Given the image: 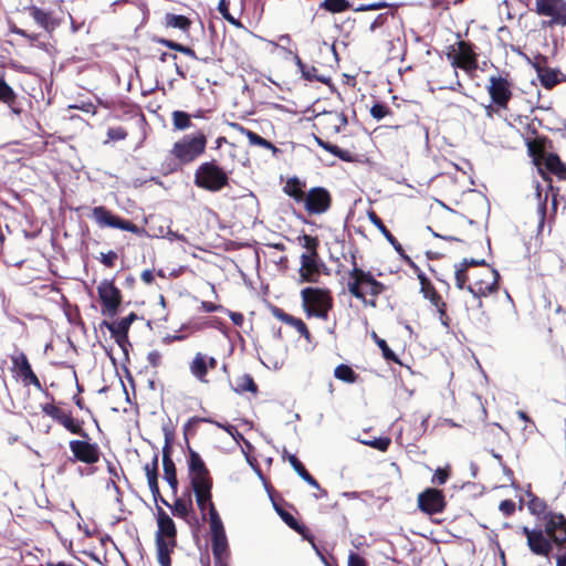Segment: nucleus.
<instances>
[{
  "label": "nucleus",
  "instance_id": "obj_9",
  "mask_svg": "<svg viewBox=\"0 0 566 566\" xmlns=\"http://www.w3.org/2000/svg\"><path fill=\"white\" fill-rule=\"evenodd\" d=\"M418 507L428 515L442 513L446 507L443 492L438 489L429 488L419 493Z\"/></svg>",
  "mask_w": 566,
  "mask_h": 566
},
{
  "label": "nucleus",
  "instance_id": "obj_5",
  "mask_svg": "<svg viewBox=\"0 0 566 566\" xmlns=\"http://www.w3.org/2000/svg\"><path fill=\"white\" fill-rule=\"evenodd\" d=\"M92 216L99 227L119 229L134 234H140L143 232V229H140L132 221L123 219L112 213V211H109L103 206L93 208Z\"/></svg>",
  "mask_w": 566,
  "mask_h": 566
},
{
  "label": "nucleus",
  "instance_id": "obj_15",
  "mask_svg": "<svg viewBox=\"0 0 566 566\" xmlns=\"http://www.w3.org/2000/svg\"><path fill=\"white\" fill-rule=\"evenodd\" d=\"M492 274L493 281L491 283L479 281L467 286V290L473 295L479 307L482 306V296H486L497 290L500 279L499 272L495 269H492Z\"/></svg>",
  "mask_w": 566,
  "mask_h": 566
},
{
  "label": "nucleus",
  "instance_id": "obj_34",
  "mask_svg": "<svg viewBox=\"0 0 566 566\" xmlns=\"http://www.w3.org/2000/svg\"><path fill=\"white\" fill-rule=\"evenodd\" d=\"M137 318V315L135 313H130L128 316L122 318L117 323H109L107 321H104L102 323V326H105L111 334H115V332H123L128 333L130 325L134 323V321Z\"/></svg>",
  "mask_w": 566,
  "mask_h": 566
},
{
  "label": "nucleus",
  "instance_id": "obj_6",
  "mask_svg": "<svg viewBox=\"0 0 566 566\" xmlns=\"http://www.w3.org/2000/svg\"><path fill=\"white\" fill-rule=\"evenodd\" d=\"M533 9L538 15L547 17L548 25H566V1L565 0H534Z\"/></svg>",
  "mask_w": 566,
  "mask_h": 566
},
{
  "label": "nucleus",
  "instance_id": "obj_13",
  "mask_svg": "<svg viewBox=\"0 0 566 566\" xmlns=\"http://www.w3.org/2000/svg\"><path fill=\"white\" fill-rule=\"evenodd\" d=\"M545 532L557 545L566 544V517L563 514L549 513L546 516Z\"/></svg>",
  "mask_w": 566,
  "mask_h": 566
},
{
  "label": "nucleus",
  "instance_id": "obj_24",
  "mask_svg": "<svg viewBox=\"0 0 566 566\" xmlns=\"http://www.w3.org/2000/svg\"><path fill=\"white\" fill-rule=\"evenodd\" d=\"M368 218L370 222L382 233V235L387 239V241L392 245V248L401 255H406L402 245L398 242V240L391 234V232L384 224L381 219L376 214V212L370 211L368 213Z\"/></svg>",
  "mask_w": 566,
  "mask_h": 566
},
{
  "label": "nucleus",
  "instance_id": "obj_29",
  "mask_svg": "<svg viewBox=\"0 0 566 566\" xmlns=\"http://www.w3.org/2000/svg\"><path fill=\"white\" fill-rule=\"evenodd\" d=\"M163 433L165 438L164 447H163V462H171L174 461L171 458V451H172V441L175 438V430L172 426L170 424V421L168 423L163 424Z\"/></svg>",
  "mask_w": 566,
  "mask_h": 566
},
{
  "label": "nucleus",
  "instance_id": "obj_43",
  "mask_svg": "<svg viewBox=\"0 0 566 566\" xmlns=\"http://www.w3.org/2000/svg\"><path fill=\"white\" fill-rule=\"evenodd\" d=\"M174 127L178 130L187 129L191 126L190 115L184 111L172 113Z\"/></svg>",
  "mask_w": 566,
  "mask_h": 566
},
{
  "label": "nucleus",
  "instance_id": "obj_57",
  "mask_svg": "<svg viewBox=\"0 0 566 566\" xmlns=\"http://www.w3.org/2000/svg\"><path fill=\"white\" fill-rule=\"evenodd\" d=\"M389 113V108L381 103H376L370 108V115L373 118L380 120Z\"/></svg>",
  "mask_w": 566,
  "mask_h": 566
},
{
  "label": "nucleus",
  "instance_id": "obj_59",
  "mask_svg": "<svg viewBox=\"0 0 566 566\" xmlns=\"http://www.w3.org/2000/svg\"><path fill=\"white\" fill-rule=\"evenodd\" d=\"M276 512L279 513V515L282 517V520L293 530H296L298 527V523L297 521L293 517V515H291L289 512L277 507L276 505H274Z\"/></svg>",
  "mask_w": 566,
  "mask_h": 566
},
{
  "label": "nucleus",
  "instance_id": "obj_4",
  "mask_svg": "<svg viewBox=\"0 0 566 566\" xmlns=\"http://www.w3.org/2000/svg\"><path fill=\"white\" fill-rule=\"evenodd\" d=\"M207 138L202 133L196 136H185L181 140L175 143L172 154L181 163H190L205 153Z\"/></svg>",
  "mask_w": 566,
  "mask_h": 566
},
{
  "label": "nucleus",
  "instance_id": "obj_53",
  "mask_svg": "<svg viewBox=\"0 0 566 566\" xmlns=\"http://www.w3.org/2000/svg\"><path fill=\"white\" fill-rule=\"evenodd\" d=\"M467 270H468L467 268L462 266V263L455 265V273H454L455 286L460 290L465 287L464 284L468 280Z\"/></svg>",
  "mask_w": 566,
  "mask_h": 566
},
{
  "label": "nucleus",
  "instance_id": "obj_61",
  "mask_svg": "<svg viewBox=\"0 0 566 566\" xmlns=\"http://www.w3.org/2000/svg\"><path fill=\"white\" fill-rule=\"evenodd\" d=\"M148 486H149V490H150V492L153 494L154 501L156 503L158 501H160L164 505H166L167 507H170V504L160 494L159 486H158V481L148 483Z\"/></svg>",
  "mask_w": 566,
  "mask_h": 566
},
{
  "label": "nucleus",
  "instance_id": "obj_16",
  "mask_svg": "<svg viewBox=\"0 0 566 566\" xmlns=\"http://www.w3.org/2000/svg\"><path fill=\"white\" fill-rule=\"evenodd\" d=\"M157 524L158 531L156 532V536L170 539L172 545H175L177 535L175 522L160 506H157Z\"/></svg>",
  "mask_w": 566,
  "mask_h": 566
},
{
  "label": "nucleus",
  "instance_id": "obj_28",
  "mask_svg": "<svg viewBox=\"0 0 566 566\" xmlns=\"http://www.w3.org/2000/svg\"><path fill=\"white\" fill-rule=\"evenodd\" d=\"M172 546L174 545L170 539L156 536L157 558L160 566H170V553Z\"/></svg>",
  "mask_w": 566,
  "mask_h": 566
},
{
  "label": "nucleus",
  "instance_id": "obj_64",
  "mask_svg": "<svg viewBox=\"0 0 566 566\" xmlns=\"http://www.w3.org/2000/svg\"><path fill=\"white\" fill-rule=\"evenodd\" d=\"M348 566H367V563L358 553L350 552L348 555Z\"/></svg>",
  "mask_w": 566,
  "mask_h": 566
},
{
  "label": "nucleus",
  "instance_id": "obj_17",
  "mask_svg": "<svg viewBox=\"0 0 566 566\" xmlns=\"http://www.w3.org/2000/svg\"><path fill=\"white\" fill-rule=\"evenodd\" d=\"M211 549L214 559V566H228L230 552L226 534L211 536Z\"/></svg>",
  "mask_w": 566,
  "mask_h": 566
},
{
  "label": "nucleus",
  "instance_id": "obj_41",
  "mask_svg": "<svg viewBox=\"0 0 566 566\" xmlns=\"http://www.w3.org/2000/svg\"><path fill=\"white\" fill-rule=\"evenodd\" d=\"M321 8L332 13H340L352 8L347 0H324Z\"/></svg>",
  "mask_w": 566,
  "mask_h": 566
},
{
  "label": "nucleus",
  "instance_id": "obj_1",
  "mask_svg": "<svg viewBox=\"0 0 566 566\" xmlns=\"http://www.w3.org/2000/svg\"><path fill=\"white\" fill-rule=\"evenodd\" d=\"M364 286H368V293L376 297L385 291V285L377 281L369 271L360 269L353 255V269L347 282L348 292L357 300H364Z\"/></svg>",
  "mask_w": 566,
  "mask_h": 566
},
{
  "label": "nucleus",
  "instance_id": "obj_39",
  "mask_svg": "<svg viewBox=\"0 0 566 566\" xmlns=\"http://www.w3.org/2000/svg\"><path fill=\"white\" fill-rule=\"evenodd\" d=\"M209 524H210L211 536H216L219 534L220 535L226 534L223 523H222L214 505H211V510L209 512Z\"/></svg>",
  "mask_w": 566,
  "mask_h": 566
},
{
  "label": "nucleus",
  "instance_id": "obj_56",
  "mask_svg": "<svg viewBox=\"0 0 566 566\" xmlns=\"http://www.w3.org/2000/svg\"><path fill=\"white\" fill-rule=\"evenodd\" d=\"M114 337L116 344L122 348L125 355H128V346H130V343L128 340V333L123 332H115V334H112Z\"/></svg>",
  "mask_w": 566,
  "mask_h": 566
},
{
  "label": "nucleus",
  "instance_id": "obj_36",
  "mask_svg": "<svg viewBox=\"0 0 566 566\" xmlns=\"http://www.w3.org/2000/svg\"><path fill=\"white\" fill-rule=\"evenodd\" d=\"M171 513L179 517H187L189 513L192 511V500L190 493H188V501L182 499H176L174 505L169 507Z\"/></svg>",
  "mask_w": 566,
  "mask_h": 566
},
{
  "label": "nucleus",
  "instance_id": "obj_37",
  "mask_svg": "<svg viewBox=\"0 0 566 566\" xmlns=\"http://www.w3.org/2000/svg\"><path fill=\"white\" fill-rule=\"evenodd\" d=\"M31 15L33 20L45 30H50L54 27L53 19L50 12L33 7L31 9Z\"/></svg>",
  "mask_w": 566,
  "mask_h": 566
},
{
  "label": "nucleus",
  "instance_id": "obj_7",
  "mask_svg": "<svg viewBox=\"0 0 566 566\" xmlns=\"http://www.w3.org/2000/svg\"><path fill=\"white\" fill-rule=\"evenodd\" d=\"M97 293L103 305V315L115 316L122 303V293L113 281L104 280L97 286Z\"/></svg>",
  "mask_w": 566,
  "mask_h": 566
},
{
  "label": "nucleus",
  "instance_id": "obj_52",
  "mask_svg": "<svg viewBox=\"0 0 566 566\" xmlns=\"http://www.w3.org/2000/svg\"><path fill=\"white\" fill-rule=\"evenodd\" d=\"M402 259L406 261V263L413 268L418 274V279L420 281V284H421V289L420 290H424L426 287L430 286L431 283L429 282L428 277L426 276V274L416 265V263L410 259V256H408L407 254L402 256Z\"/></svg>",
  "mask_w": 566,
  "mask_h": 566
},
{
  "label": "nucleus",
  "instance_id": "obj_46",
  "mask_svg": "<svg viewBox=\"0 0 566 566\" xmlns=\"http://www.w3.org/2000/svg\"><path fill=\"white\" fill-rule=\"evenodd\" d=\"M218 11L222 15L224 20H227L229 23H231L234 27H242L240 20L235 19L230 12H229V2L228 0H220L218 4Z\"/></svg>",
  "mask_w": 566,
  "mask_h": 566
},
{
  "label": "nucleus",
  "instance_id": "obj_3",
  "mask_svg": "<svg viewBox=\"0 0 566 566\" xmlns=\"http://www.w3.org/2000/svg\"><path fill=\"white\" fill-rule=\"evenodd\" d=\"M228 182L227 172L213 160L201 164L195 174V185L208 191H220Z\"/></svg>",
  "mask_w": 566,
  "mask_h": 566
},
{
  "label": "nucleus",
  "instance_id": "obj_55",
  "mask_svg": "<svg viewBox=\"0 0 566 566\" xmlns=\"http://www.w3.org/2000/svg\"><path fill=\"white\" fill-rule=\"evenodd\" d=\"M107 137H108V140H112V142L124 140L127 137V132L122 126L109 127L107 129Z\"/></svg>",
  "mask_w": 566,
  "mask_h": 566
},
{
  "label": "nucleus",
  "instance_id": "obj_51",
  "mask_svg": "<svg viewBox=\"0 0 566 566\" xmlns=\"http://www.w3.org/2000/svg\"><path fill=\"white\" fill-rule=\"evenodd\" d=\"M375 337H376V343H377L378 347L382 352L384 358L386 360L398 363L399 360H398L397 355L390 349L387 342L385 339L378 338L376 335H375Z\"/></svg>",
  "mask_w": 566,
  "mask_h": 566
},
{
  "label": "nucleus",
  "instance_id": "obj_48",
  "mask_svg": "<svg viewBox=\"0 0 566 566\" xmlns=\"http://www.w3.org/2000/svg\"><path fill=\"white\" fill-rule=\"evenodd\" d=\"M298 241L302 244V247L307 250L306 253L317 252L319 241L316 237H312L310 234H303V235L298 237Z\"/></svg>",
  "mask_w": 566,
  "mask_h": 566
},
{
  "label": "nucleus",
  "instance_id": "obj_45",
  "mask_svg": "<svg viewBox=\"0 0 566 566\" xmlns=\"http://www.w3.org/2000/svg\"><path fill=\"white\" fill-rule=\"evenodd\" d=\"M158 461L159 455L155 452L151 462L144 467L148 483L158 481Z\"/></svg>",
  "mask_w": 566,
  "mask_h": 566
},
{
  "label": "nucleus",
  "instance_id": "obj_19",
  "mask_svg": "<svg viewBox=\"0 0 566 566\" xmlns=\"http://www.w3.org/2000/svg\"><path fill=\"white\" fill-rule=\"evenodd\" d=\"M527 546L533 554L547 557L553 549V541L545 537L543 531L538 530L534 536H530Z\"/></svg>",
  "mask_w": 566,
  "mask_h": 566
},
{
  "label": "nucleus",
  "instance_id": "obj_32",
  "mask_svg": "<svg viewBox=\"0 0 566 566\" xmlns=\"http://www.w3.org/2000/svg\"><path fill=\"white\" fill-rule=\"evenodd\" d=\"M303 186L297 177H292L286 181L283 190L284 192L293 198L297 203H301L302 199H304Z\"/></svg>",
  "mask_w": 566,
  "mask_h": 566
},
{
  "label": "nucleus",
  "instance_id": "obj_63",
  "mask_svg": "<svg viewBox=\"0 0 566 566\" xmlns=\"http://www.w3.org/2000/svg\"><path fill=\"white\" fill-rule=\"evenodd\" d=\"M499 509L504 515L510 516L515 511V503L512 500H503Z\"/></svg>",
  "mask_w": 566,
  "mask_h": 566
},
{
  "label": "nucleus",
  "instance_id": "obj_40",
  "mask_svg": "<svg viewBox=\"0 0 566 566\" xmlns=\"http://www.w3.org/2000/svg\"><path fill=\"white\" fill-rule=\"evenodd\" d=\"M334 376L348 384H353L357 379V374L353 370L352 367L345 364L338 365L334 370Z\"/></svg>",
  "mask_w": 566,
  "mask_h": 566
},
{
  "label": "nucleus",
  "instance_id": "obj_35",
  "mask_svg": "<svg viewBox=\"0 0 566 566\" xmlns=\"http://www.w3.org/2000/svg\"><path fill=\"white\" fill-rule=\"evenodd\" d=\"M233 390L237 394H243L245 391H250L252 394H256L258 392V386L254 382V380H253L251 375L244 374V375L240 376L235 380V387H233Z\"/></svg>",
  "mask_w": 566,
  "mask_h": 566
},
{
  "label": "nucleus",
  "instance_id": "obj_20",
  "mask_svg": "<svg viewBox=\"0 0 566 566\" xmlns=\"http://www.w3.org/2000/svg\"><path fill=\"white\" fill-rule=\"evenodd\" d=\"M55 421L63 426L71 433L77 434L83 439H88L87 432L83 429V421L73 418L71 412L62 410Z\"/></svg>",
  "mask_w": 566,
  "mask_h": 566
},
{
  "label": "nucleus",
  "instance_id": "obj_27",
  "mask_svg": "<svg viewBox=\"0 0 566 566\" xmlns=\"http://www.w3.org/2000/svg\"><path fill=\"white\" fill-rule=\"evenodd\" d=\"M190 373L195 378L201 382H207L206 376L208 373L207 356L197 353L190 364Z\"/></svg>",
  "mask_w": 566,
  "mask_h": 566
},
{
  "label": "nucleus",
  "instance_id": "obj_18",
  "mask_svg": "<svg viewBox=\"0 0 566 566\" xmlns=\"http://www.w3.org/2000/svg\"><path fill=\"white\" fill-rule=\"evenodd\" d=\"M286 52H287V54L292 55L293 61H294L295 65L297 66L298 71L301 72L302 77L304 80L310 81V82L317 81V82H321L324 84L331 83V78L328 76L318 75L317 69L315 66H310V65L305 64L302 61V59L298 56L297 53H294L291 50H286Z\"/></svg>",
  "mask_w": 566,
  "mask_h": 566
},
{
  "label": "nucleus",
  "instance_id": "obj_26",
  "mask_svg": "<svg viewBox=\"0 0 566 566\" xmlns=\"http://www.w3.org/2000/svg\"><path fill=\"white\" fill-rule=\"evenodd\" d=\"M534 67L537 72L538 78L545 88H553L559 83L558 71L548 67H543L541 64L535 63Z\"/></svg>",
  "mask_w": 566,
  "mask_h": 566
},
{
  "label": "nucleus",
  "instance_id": "obj_58",
  "mask_svg": "<svg viewBox=\"0 0 566 566\" xmlns=\"http://www.w3.org/2000/svg\"><path fill=\"white\" fill-rule=\"evenodd\" d=\"M163 470H164V479L165 481L168 480H176L177 478V470L176 464L174 461L171 462H163Z\"/></svg>",
  "mask_w": 566,
  "mask_h": 566
},
{
  "label": "nucleus",
  "instance_id": "obj_10",
  "mask_svg": "<svg viewBox=\"0 0 566 566\" xmlns=\"http://www.w3.org/2000/svg\"><path fill=\"white\" fill-rule=\"evenodd\" d=\"M70 449L74 460L86 464H94L99 460V448L96 443H90L86 440H71Z\"/></svg>",
  "mask_w": 566,
  "mask_h": 566
},
{
  "label": "nucleus",
  "instance_id": "obj_42",
  "mask_svg": "<svg viewBox=\"0 0 566 566\" xmlns=\"http://www.w3.org/2000/svg\"><path fill=\"white\" fill-rule=\"evenodd\" d=\"M195 496L198 509L200 510L202 517L205 518L206 511L208 510L209 513L211 510V505H214L212 502V492H197L195 493Z\"/></svg>",
  "mask_w": 566,
  "mask_h": 566
},
{
  "label": "nucleus",
  "instance_id": "obj_49",
  "mask_svg": "<svg viewBox=\"0 0 566 566\" xmlns=\"http://www.w3.org/2000/svg\"><path fill=\"white\" fill-rule=\"evenodd\" d=\"M530 496L531 500L528 502V510L531 511V513L535 515L543 514L546 510V503L539 497L533 495L532 493H530Z\"/></svg>",
  "mask_w": 566,
  "mask_h": 566
},
{
  "label": "nucleus",
  "instance_id": "obj_22",
  "mask_svg": "<svg viewBox=\"0 0 566 566\" xmlns=\"http://www.w3.org/2000/svg\"><path fill=\"white\" fill-rule=\"evenodd\" d=\"M190 486L193 493L197 492H211L212 491V478L210 476L209 470L203 472H196L189 474Z\"/></svg>",
  "mask_w": 566,
  "mask_h": 566
},
{
  "label": "nucleus",
  "instance_id": "obj_60",
  "mask_svg": "<svg viewBox=\"0 0 566 566\" xmlns=\"http://www.w3.org/2000/svg\"><path fill=\"white\" fill-rule=\"evenodd\" d=\"M289 462L294 469V471L298 474L300 478H302V474H305L307 470L303 465V463L296 458L294 454L287 455Z\"/></svg>",
  "mask_w": 566,
  "mask_h": 566
},
{
  "label": "nucleus",
  "instance_id": "obj_47",
  "mask_svg": "<svg viewBox=\"0 0 566 566\" xmlns=\"http://www.w3.org/2000/svg\"><path fill=\"white\" fill-rule=\"evenodd\" d=\"M17 99V94L12 90V87L0 77V102L7 103Z\"/></svg>",
  "mask_w": 566,
  "mask_h": 566
},
{
  "label": "nucleus",
  "instance_id": "obj_30",
  "mask_svg": "<svg viewBox=\"0 0 566 566\" xmlns=\"http://www.w3.org/2000/svg\"><path fill=\"white\" fill-rule=\"evenodd\" d=\"M315 140L318 146H321L323 149L327 150L332 155L336 156L340 160L346 161V163H352L354 160V156L352 155L350 151L342 149L338 146L333 145L328 142H325L319 137H315Z\"/></svg>",
  "mask_w": 566,
  "mask_h": 566
},
{
  "label": "nucleus",
  "instance_id": "obj_11",
  "mask_svg": "<svg viewBox=\"0 0 566 566\" xmlns=\"http://www.w3.org/2000/svg\"><path fill=\"white\" fill-rule=\"evenodd\" d=\"M11 361L13 369L17 371L24 386L33 385L36 389H42V385L38 376L33 373L29 359L24 353H19L12 356Z\"/></svg>",
  "mask_w": 566,
  "mask_h": 566
},
{
  "label": "nucleus",
  "instance_id": "obj_2",
  "mask_svg": "<svg viewBox=\"0 0 566 566\" xmlns=\"http://www.w3.org/2000/svg\"><path fill=\"white\" fill-rule=\"evenodd\" d=\"M301 296L307 316H315L324 321L328 318V311L333 306V298L328 290L305 287L301 291Z\"/></svg>",
  "mask_w": 566,
  "mask_h": 566
},
{
  "label": "nucleus",
  "instance_id": "obj_44",
  "mask_svg": "<svg viewBox=\"0 0 566 566\" xmlns=\"http://www.w3.org/2000/svg\"><path fill=\"white\" fill-rule=\"evenodd\" d=\"M159 43L164 44L165 46L174 50V51H177V52H180V53H184L195 60H197V55H196V52L189 48V46H186V45H182L180 43H177L175 41H171V40H167V39H160L158 41Z\"/></svg>",
  "mask_w": 566,
  "mask_h": 566
},
{
  "label": "nucleus",
  "instance_id": "obj_50",
  "mask_svg": "<svg viewBox=\"0 0 566 566\" xmlns=\"http://www.w3.org/2000/svg\"><path fill=\"white\" fill-rule=\"evenodd\" d=\"M361 443L379 451H386L390 444V439L387 437H380L373 440H363Z\"/></svg>",
  "mask_w": 566,
  "mask_h": 566
},
{
  "label": "nucleus",
  "instance_id": "obj_54",
  "mask_svg": "<svg viewBox=\"0 0 566 566\" xmlns=\"http://www.w3.org/2000/svg\"><path fill=\"white\" fill-rule=\"evenodd\" d=\"M536 198L538 201L537 212L541 216V222H543L546 214L547 195L544 198L542 197V189L538 182L536 184Z\"/></svg>",
  "mask_w": 566,
  "mask_h": 566
},
{
  "label": "nucleus",
  "instance_id": "obj_8",
  "mask_svg": "<svg viewBox=\"0 0 566 566\" xmlns=\"http://www.w3.org/2000/svg\"><path fill=\"white\" fill-rule=\"evenodd\" d=\"M332 198L327 189L323 187H314L306 195L301 203L311 214H321L326 212L331 207Z\"/></svg>",
  "mask_w": 566,
  "mask_h": 566
},
{
  "label": "nucleus",
  "instance_id": "obj_38",
  "mask_svg": "<svg viewBox=\"0 0 566 566\" xmlns=\"http://www.w3.org/2000/svg\"><path fill=\"white\" fill-rule=\"evenodd\" d=\"M166 25L186 31L190 27V20L181 14L167 13L165 17Z\"/></svg>",
  "mask_w": 566,
  "mask_h": 566
},
{
  "label": "nucleus",
  "instance_id": "obj_23",
  "mask_svg": "<svg viewBox=\"0 0 566 566\" xmlns=\"http://www.w3.org/2000/svg\"><path fill=\"white\" fill-rule=\"evenodd\" d=\"M420 291L423 294V297L426 300H428L439 312L441 323L443 325L448 326V323H447L448 317L446 315L447 304L443 302L440 294L436 291V289L432 285L426 287L424 290H420Z\"/></svg>",
  "mask_w": 566,
  "mask_h": 566
},
{
  "label": "nucleus",
  "instance_id": "obj_62",
  "mask_svg": "<svg viewBox=\"0 0 566 566\" xmlns=\"http://www.w3.org/2000/svg\"><path fill=\"white\" fill-rule=\"evenodd\" d=\"M63 409L52 405V403H45L42 406V411L52 417L54 420L57 419V417L60 416V413L62 412Z\"/></svg>",
  "mask_w": 566,
  "mask_h": 566
},
{
  "label": "nucleus",
  "instance_id": "obj_33",
  "mask_svg": "<svg viewBox=\"0 0 566 566\" xmlns=\"http://www.w3.org/2000/svg\"><path fill=\"white\" fill-rule=\"evenodd\" d=\"M186 442H188V439L186 438ZM188 444V473H196V472H206L208 471V468L205 463V461L202 460V458L200 457V454L195 451L193 449H191L189 447V443Z\"/></svg>",
  "mask_w": 566,
  "mask_h": 566
},
{
  "label": "nucleus",
  "instance_id": "obj_14",
  "mask_svg": "<svg viewBox=\"0 0 566 566\" xmlns=\"http://www.w3.org/2000/svg\"><path fill=\"white\" fill-rule=\"evenodd\" d=\"M319 273L317 252L303 253L301 255L300 276L304 282H315Z\"/></svg>",
  "mask_w": 566,
  "mask_h": 566
},
{
  "label": "nucleus",
  "instance_id": "obj_21",
  "mask_svg": "<svg viewBox=\"0 0 566 566\" xmlns=\"http://www.w3.org/2000/svg\"><path fill=\"white\" fill-rule=\"evenodd\" d=\"M272 314L274 317L279 318L280 321L295 327V329L302 335L304 336L307 340H310V332L307 329V326L305 325V323L300 319V318H296L287 313H285L282 308L280 307H276L274 306L272 308Z\"/></svg>",
  "mask_w": 566,
  "mask_h": 566
},
{
  "label": "nucleus",
  "instance_id": "obj_31",
  "mask_svg": "<svg viewBox=\"0 0 566 566\" xmlns=\"http://www.w3.org/2000/svg\"><path fill=\"white\" fill-rule=\"evenodd\" d=\"M544 165L552 174L563 178L566 175V165L562 163L556 154H548L544 158Z\"/></svg>",
  "mask_w": 566,
  "mask_h": 566
},
{
  "label": "nucleus",
  "instance_id": "obj_25",
  "mask_svg": "<svg viewBox=\"0 0 566 566\" xmlns=\"http://www.w3.org/2000/svg\"><path fill=\"white\" fill-rule=\"evenodd\" d=\"M232 126L237 128L241 134H243L249 139V143L251 145L270 149L274 155L280 151L279 148L274 146L271 142L258 135L256 133L243 127L242 125L232 124Z\"/></svg>",
  "mask_w": 566,
  "mask_h": 566
},
{
  "label": "nucleus",
  "instance_id": "obj_12",
  "mask_svg": "<svg viewBox=\"0 0 566 566\" xmlns=\"http://www.w3.org/2000/svg\"><path fill=\"white\" fill-rule=\"evenodd\" d=\"M489 94L494 104L501 108H506L512 96L510 83L501 76H491Z\"/></svg>",
  "mask_w": 566,
  "mask_h": 566
}]
</instances>
